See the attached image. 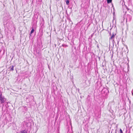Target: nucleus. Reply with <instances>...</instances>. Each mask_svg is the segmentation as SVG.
Returning <instances> with one entry per match:
<instances>
[{
  "mask_svg": "<svg viewBox=\"0 0 133 133\" xmlns=\"http://www.w3.org/2000/svg\"><path fill=\"white\" fill-rule=\"evenodd\" d=\"M0 100L1 101V103L2 104L5 101V99L4 97L2 96V94L0 95Z\"/></svg>",
  "mask_w": 133,
  "mask_h": 133,
  "instance_id": "obj_1",
  "label": "nucleus"
},
{
  "mask_svg": "<svg viewBox=\"0 0 133 133\" xmlns=\"http://www.w3.org/2000/svg\"><path fill=\"white\" fill-rule=\"evenodd\" d=\"M115 35L114 34H112V35L111 36V37L110 38V40H112L113 42H114V38L115 37Z\"/></svg>",
  "mask_w": 133,
  "mask_h": 133,
  "instance_id": "obj_2",
  "label": "nucleus"
},
{
  "mask_svg": "<svg viewBox=\"0 0 133 133\" xmlns=\"http://www.w3.org/2000/svg\"><path fill=\"white\" fill-rule=\"evenodd\" d=\"M15 66V65H12L10 66L9 68V70L10 71H13L14 69V67Z\"/></svg>",
  "mask_w": 133,
  "mask_h": 133,
  "instance_id": "obj_3",
  "label": "nucleus"
},
{
  "mask_svg": "<svg viewBox=\"0 0 133 133\" xmlns=\"http://www.w3.org/2000/svg\"><path fill=\"white\" fill-rule=\"evenodd\" d=\"M131 19V16L130 15H128L127 16L126 19L129 21H130Z\"/></svg>",
  "mask_w": 133,
  "mask_h": 133,
  "instance_id": "obj_4",
  "label": "nucleus"
},
{
  "mask_svg": "<svg viewBox=\"0 0 133 133\" xmlns=\"http://www.w3.org/2000/svg\"><path fill=\"white\" fill-rule=\"evenodd\" d=\"M19 133H28V132L27 130H24L22 131Z\"/></svg>",
  "mask_w": 133,
  "mask_h": 133,
  "instance_id": "obj_5",
  "label": "nucleus"
},
{
  "mask_svg": "<svg viewBox=\"0 0 133 133\" xmlns=\"http://www.w3.org/2000/svg\"><path fill=\"white\" fill-rule=\"evenodd\" d=\"M112 0H107V3L108 4L111 2Z\"/></svg>",
  "mask_w": 133,
  "mask_h": 133,
  "instance_id": "obj_6",
  "label": "nucleus"
},
{
  "mask_svg": "<svg viewBox=\"0 0 133 133\" xmlns=\"http://www.w3.org/2000/svg\"><path fill=\"white\" fill-rule=\"evenodd\" d=\"M34 31V30L33 28H32L31 31L30 35H31V34Z\"/></svg>",
  "mask_w": 133,
  "mask_h": 133,
  "instance_id": "obj_7",
  "label": "nucleus"
},
{
  "mask_svg": "<svg viewBox=\"0 0 133 133\" xmlns=\"http://www.w3.org/2000/svg\"><path fill=\"white\" fill-rule=\"evenodd\" d=\"M66 3L67 5H69V1H66Z\"/></svg>",
  "mask_w": 133,
  "mask_h": 133,
  "instance_id": "obj_8",
  "label": "nucleus"
},
{
  "mask_svg": "<svg viewBox=\"0 0 133 133\" xmlns=\"http://www.w3.org/2000/svg\"><path fill=\"white\" fill-rule=\"evenodd\" d=\"M120 133H123V131L121 129H120Z\"/></svg>",
  "mask_w": 133,
  "mask_h": 133,
  "instance_id": "obj_9",
  "label": "nucleus"
},
{
  "mask_svg": "<svg viewBox=\"0 0 133 133\" xmlns=\"http://www.w3.org/2000/svg\"><path fill=\"white\" fill-rule=\"evenodd\" d=\"M119 42V41H118V40H117V43H118H118Z\"/></svg>",
  "mask_w": 133,
  "mask_h": 133,
  "instance_id": "obj_10",
  "label": "nucleus"
},
{
  "mask_svg": "<svg viewBox=\"0 0 133 133\" xmlns=\"http://www.w3.org/2000/svg\"><path fill=\"white\" fill-rule=\"evenodd\" d=\"M132 92V95L133 96V92Z\"/></svg>",
  "mask_w": 133,
  "mask_h": 133,
  "instance_id": "obj_11",
  "label": "nucleus"
},
{
  "mask_svg": "<svg viewBox=\"0 0 133 133\" xmlns=\"http://www.w3.org/2000/svg\"><path fill=\"white\" fill-rule=\"evenodd\" d=\"M66 1H69V0H66Z\"/></svg>",
  "mask_w": 133,
  "mask_h": 133,
  "instance_id": "obj_12",
  "label": "nucleus"
},
{
  "mask_svg": "<svg viewBox=\"0 0 133 133\" xmlns=\"http://www.w3.org/2000/svg\"><path fill=\"white\" fill-rule=\"evenodd\" d=\"M128 9V10H129V9Z\"/></svg>",
  "mask_w": 133,
  "mask_h": 133,
  "instance_id": "obj_13",
  "label": "nucleus"
}]
</instances>
